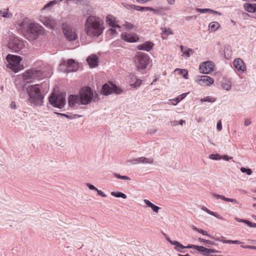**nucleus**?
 Returning a JSON list of instances; mask_svg holds the SVG:
<instances>
[{
  "mask_svg": "<svg viewBox=\"0 0 256 256\" xmlns=\"http://www.w3.org/2000/svg\"><path fill=\"white\" fill-rule=\"evenodd\" d=\"M104 29V21L101 18L92 15L87 18L84 23V30L88 36L98 38L103 34Z\"/></svg>",
  "mask_w": 256,
  "mask_h": 256,
  "instance_id": "f257e3e1",
  "label": "nucleus"
},
{
  "mask_svg": "<svg viewBox=\"0 0 256 256\" xmlns=\"http://www.w3.org/2000/svg\"><path fill=\"white\" fill-rule=\"evenodd\" d=\"M26 92L28 96V100L32 104L36 106L42 105L44 96L41 92L40 85L36 84L28 86Z\"/></svg>",
  "mask_w": 256,
  "mask_h": 256,
  "instance_id": "f03ea898",
  "label": "nucleus"
},
{
  "mask_svg": "<svg viewBox=\"0 0 256 256\" xmlns=\"http://www.w3.org/2000/svg\"><path fill=\"white\" fill-rule=\"evenodd\" d=\"M27 46V42L22 38L15 36H10L8 46L12 52L23 54L26 52Z\"/></svg>",
  "mask_w": 256,
  "mask_h": 256,
  "instance_id": "7ed1b4c3",
  "label": "nucleus"
},
{
  "mask_svg": "<svg viewBox=\"0 0 256 256\" xmlns=\"http://www.w3.org/2000/svg\"><path fill=\"white\" fill-rule=\"evenodd\" d=\"M24 37L29 41L36 40L38 36L44 32V29L42 26L31 21Z\"/></svg>",
  "mask_w": 256,
  "mask_h": 256,
  "instance_id": "20e7f679",
  "label": "nucleus"
},
{
  "mask_svg": "<svg viewBox=\"0 0 256 256\" xmlns=\"http://www.w3.org/2000/svg\"><path fill=\"white\" fill-rule=\"evenodd\" d=\"M150 58L146 54L138 52L134 57V64L138 71L144 70L150 62Z\"/></svg>",
  "mask_w": 256,
  "mask_h": 256,
  "instance_id": "39448f33",
  "label": "nucleus"
},
{
  "mask_svg": "<svg viewBox=\"0 0 256 256\" xmlns=\"http://www.w3.org/2000/svg\"><path fill=\"white\" fill-rule=\"evenodd\" d=\"M6 60L8 62V68L14 72H18L24 69L23 65L20 64V62L22 60L21 56L8 54L6 57Z\"/></svg>",
  "mask_w": 256,
  "mask_h": 256,
  "instance_id": "423d86ee",
  "label": "nucleus"
},
{
  "mask_svg": "<svg viewBox=\"0 0 256 256\" xmlns=\"http://www.w3.org/2000/svg\"><path fill=\"white\" fill-rule=\"evenodd\" d=\"M22 78L28 82H33L36 80H42L43 77V73L41 70L35 69L26 70L22 74Z\"/></svg>",
  "mask_w": 256,
  "mask_h": 256,
  "instance_id": "0eeeda50",
  "label": "nucleus"
},
{
  "mask_svg": "<svg viewBox=\"0 0 256 256\" xmlns=\"http://www.w3.org/2000/svg\"><path fill=\"white\" fill-rule=\"evenodd\" d=\"M94 97V93L89 87L82 88L79 92L80 104L86 105L90 103Z\"/></svg>",
  "mask_w": 256,
  "mask_h": 256,
  "instance_id": "6e6552de",
  "label": "nucleus"
},
{
  "mask_svg": "<svg viewBox=\"0 0 256 256\" xmlns=\"http://www.w3.org/2000/svg\"><path fill=\"white\" fill-rule=\"evenodd\" d=\"M49 102L54 107L62 108L66 104V100L62 94H52L49 98Z\"/></svg>",
  "mask_w": 256,
  "mask_h": 256,
  "instance_id": "1a4fd4ad",
  "label": "nucleus"
},
{
  "mask_svg": "<svg viewBox=\"0 0 256 256\" xmlns=\"http://www.w3.org/2000/svg\"><path fill=\"white\" fill-rule=\"evenodd\" d=\"M63 33L66 38L68 41L75 40L78 38L76 29L70 26H64Z\"/></svg>",
  "mask_w": 256,
  "mask_h": 256,
  "instance_id": "9d476101",
  "label": "nucleus"
},
{
  "mask_svg": "<svg viewBox=\"0 0 256 256\" xmlns=\"http://www.w3.org/2000/svg\"><path fill=\"white\" fill-rule=\"evenodd\" d=\"M194 81L198 85L203 86H208L214 82V80L208 76H197L194 78Z\"/></svg>",
  "mask_w": 256,
  "mask_h": 256,
  "instance_id": "9b49d317",
  "label": "nucleus"
},
{
  "mask_svg": "<svg viewBox=\"0 0 256 256\" xmlns=\"http://www.w3.org/2000/svg\"><path fill=\"white\" fill-rule=\"evenodd\" d=\"M100 92L103 95L108 96L112 94L113 92L119 94L120 93L121 90L112 84H106L102 86Z\"/></svg>",
  "mask_w": 256,
  "mask_h": 256,
  "instance_id": "f8f14e48",
  "label": "nucleus"
},
{
  "mask_svg": "<svg viewBox=\"0 0 256 256\" xmlns=\"http://www.w3.org/2000/svg\"><path fill=\"white\" fill-rule=\"evenodd\" d=\"M30 22L31 20L30 19L26 18H24L16 23V28L19 32L22 34L24 36Z\"/></svg>",
  "mask_w": 256,
  "mask_h": 256,
  "instance_id": "ddd939ff",
  "label": "nucleus"
},
{
  "mask_svg": "<svg viewBox=\"0 0 256 256\" xmlns=\"http://www.w3.org/2000/svg\"><path fill=\"white\" fill-rule=\"evenodd\" d=\"M214 64L210 61L202 62L199 66L200 72L203 74H208L214 70Z\"/></svg>",
  "mask_w": 256,
  "mask_h": 256,
  "instance_id": "4468645a",
  "label": "nucleus"
},
{
  "mask_svg": "<svg viewBox=\"0 0 256 256\" xmlns=\"http://www.w3.org/2000/svg\"><path fill=\"white\" fill-rule=\"evenodd\" d=\"M40 22L48 28L54 30L58 26L57 20L50 17L42 16L40 18Z\"/></svg>",
  "mask_w": 256,
  "mask_h": 256,
  "instance_id": "2eb2a0df",
  "label": "nucleus"
},
{
  "mask_svg": "<svg viewBox=\"0 0 256 256\" xmlns=\"http://www.w3.org/2000/svg\"><path fill=\"white\" fill-rule=\"evenodd\" d=\"M232 64L236 70L241 73L244 72L246 70V65L241 58H235Z\"/></svg>",
  "mask_w": 256,
  "mask_h": 256,
  "instance_id": "dca6fc26",
  "label": "nucleus"
},
{
  "mask_svg": "<svg viewBox=\"0 0 256 256\" xmlns=\"http://www.w3.org/2000/svg\"><path fill=\"white\" fill-rule=\"evenodd\" d=\"M64 65H66V70L68 72H74L78 68V64L72 59L68 60L66 62L64 61L60 64V66L62 67Z\"/></svg>",
  "mask_w": 256,
  "mask_h": 256,
  "instance_id": "f3484780",
  "label": "nucleus"
},
{
  "mask_svg": "<svg viewBox=\"0 0 256 256\" xmlns=\"http://www.w3.org/2000/svg\"><path fill=\"white\" fill-rule=\"evenodd\" d=\"M121 38L128 42H136L139 40L138 36L134 33H123L121 35Z\"/></svg>",
  "mask_w": 256,
  "mask_h": 256,
  "instance_id": "a211bd4d",
  "label": "nucleus"
},
{
  "mask_svg": "<svg viewBox=\"0 0 256 256\" xmlns=\"http://www.w3.org/2000/svg\"><path fill=\"white\" fill-rule=\"evenodd\" d=\"M68 104L70 106L76 108L80 104V100L78 95H70L68 98Z\"/></svg>",
  "mask_w": 256,
  "mask_h": 256,
  "instance_id": "6ab92c4d",
  "label": "nucleus"
},
{
  "mask_svg": "<svg viewBox=\"0 0 256 256\" xmlns=\"http://www.w3.org/2000/svg\"><path fill=\"white\" fill-rule=\"evenodd\" d=\"M86 62L90 68H95L98 66V58L96 55L92 54L87 58Z\"/></svg>",
  "mask_w": 256,
  "mask_h": 256,
  "instance_id": "aec40b11",
  "label": "nucleus"
},
{
  "mask_svg": "<svg viewBox=\"0 0 256 256\" xmlns=\"http://www.w3.org/2000/svg\"><path fill=\"white\" fill-rule=\"evenodd\" d=\"M106 22L107 24L114 28H117L120 30V27L118 24L116 18L112 15H108L106 17Z\"/></svg>",
  "mask_w": 256,
  "mask_h": 256,
  "instance_id": "412c9836",
  "label": "nucleus"
},
{
  "mask_svg": "<svg viewBox=\"0 0 256 256\" xmlns=\"http://www.w3.org/2000/svg\"><path fill=\"white\" fill-rule=\"evenodd\" d=\"M154 46V44L152 42L146 41L143 44L138 45L136 48L140 50L149 52L152 49Z\"/></svg>",
  "mask_w": 256,
  "mask_h": 256,
  "instance_id": "4be33fe9",
  "label": "nucleus"
},
{
  "mask_svg": "<svg viewBox=\"0 0 256 256\" xmlns=\"http://www.w3.org/2000/svg\"><path fill=\"white\" fill-rule=\"evenodd\" d=\"M166 240L170 242L171 244L174 245V249L180 252L184 253V251L182 250L185 248V246H183L182 244H181L180 242L176 240H171L168 237H167L166 238Z\"/></svg>",
  "mask_w": 256,
  "mask_h": 256,
  "instance_id": "5701e85b",
  "label": "nucleus"
},
{
  "mask_svg": "<svg viewBox=\"0 0 256 256\" xmlns=\"http://www.w3.org/2000/svg\"><path fill=\"white\" fill-rule=\"evenodd\" d=\"M245 11L249 13H256V3H246L243 5Z\"/></svg>",
  "mask_w": 256,
  "mask_h": 256,
  "instance_id": "b1692460",
  "label": "nucleus"
},
{
  "mask_svg": "<svg viewBox=\"0 0 256 256\" xmlns=\"http://www.w3.org/2000/svg\"><path fill=\"white\" fill-rule=\"evenodd\" d=\"M188 94V93H183L174 98L170 99L168 100V104L176 106L182 100L184 99L186 96Z\"/></svg>",
  "mask_w": 256,
  "mask_h": 256,
  "instance_id": "393cba45",
  "label": "nucleus"
},
{
  "mask_svg": "<svg viewBox=\"0 0 256 256\" xmlns=\"http://www.w3.org/2000/svg\"><path fill=\"white\" fill-rule=\"evenodd\" d=\"M146 206V207L150 208H152V210H153V212H155L156 213H158L159 212V210L160 209V208L159 206H156L154 204L152 203L149 200L147 199H144L143 200Z\"/></svg>",
  "mask_w": 256,
  "mask_h": 256,
  "instance_id": "a878e982",
  "label": "nucleus"
},
{
  "mask_svg": "<svg viewBox=\"0 0 256 256\" xmlns=\"http://www.w3.org/2000/svg\"><path fill=\"white\" fill-rule=\"evenodd\" d=\"M221 86L224 90L230 91L232 88L231 81L228 79H223L221 83Z\"/></svg>",
  "mask_w": 256,
  "mask_h": 256,
  "instance_id": "bb28decb",
  "label": "nucleus"
},
{
  "mask_svg": "<svg viewBox=\"0 0 256 256\" xmlns=\"http://www.w3.org/2000/svg\"><path fill=\"white\" fill-rule=\"evenodd\" d=\"M140 164H154V160L152 157L146 158V157H140Z\"/></svg>",
  "mask_w": 256,
  "mask_h": 256,
  "instance_id": "cd10ccee",
  "label": "nucleus"
},
{
  "mask_svg": "<svg viewBox=\"0 0 256 256\" xmlns=\"http://www.w3.org/2000/svg\"><path fill=\"white\" fill-rule=\"evenodd\" d=\"M135 10L139 12H144L146 10H150L156 12L157 10L151 7L148 6H136Z\"/></svg>",
  "mask_w": 256,
  "mask_h": 256,
  "instance_id": "c85d7f7f",
  "label": "nucleus"
},
{
  "mask_svg": "<svg viewBox=\"0 0 256 256\" xmlns=\"http://www.w3.org/2000/svg\"><path fill=\"white\" fill-rule=\"evenodd\" d=\"M0 14L4 18H11L12 16V14L10 12L8 8H4L0 10Z\"/></svg>",
  "mask_w": 256,
  "mask_h": 256,
  "instance_id": "c756f323",
  "label": "nucleus"
},
{
  "mask_svg": "<svg viewBox=\"0 0 256 256\" xmlns=\"http://www.w3.org/2000/svg\"><path fill=\"white\" fill-rule=\"evenodd\" d=\"M220 26V24L217 22H212L209 24L208 28L210 32H214Z\"/></svg>",
  "mask_w": 256,
  "mask_h": 256,
  "instance_id": "7c9ffc66",
  "label": "nucleus"
},
{
  "mask_svg": "<svg viewBox=\"0 0 256 256\" xmlns=\"http://www.w3.org/2000/svg\"><path fill=\"white\" fill-rule=\"evenodd\" d=\"M202 210H203L204 211L206 212H207L208 214H210L212 216H214V217L216 218H217L218 219H220V220H223V218L222 216H220L219 214H217L216 212H212V211H210V210H209L207 208H206V206H202Z\"/></svg>",
  "mask_w": 256,
  "mask_h": 256,
  "instance_id": "2f4dec72",
  "label": "nucleus"
},
{
  "mask_svg": "<svg viewBox=\"0 0 256 256\" xmlns=\"http://www.w3.org/2000/svg\"><path fill=\"white\" fill-rule=\"evenodd\" d=\"M174 72H178V74L182 75L183 77L186 79L188 78V71L186 69L176 68Z\"/></svg>",
  "mask_w": 256,
  "mask_h": 256,
  "instance_id": "473e14b6",
  "label": "nucleus"
},
{
  "mask_svg": "<svg viewBox=\"0 0 256 256\" xmlns=\"http://www.w3.org/2000/svg\"><path fill=\"white\" fill-rule=\"evenodd\" d=\"M216 240L220 242H222L223 244H242L243 242L238 240H220L219 238H216Z\"/></svg>",
  "mask_w": 256,
  "mask_h": 256,
  "instance_id": "72a5a7b5",
  "label": "nucleus"
},
{
  "mask_svg": "<svg viewBox=\"0 0 256 256\" xmlns=\"http://www.w3.org/2000/svg\"><path fill=\"white\" fill-rule=\"evenodd\" d=\"M180 50L183 54L186 55L187 57H190V52L192 51V49L183 46H180Z\"/></svg>",
  "mask_w": 256,
  "mask_h": 256,
  "instance_id": "f704fd0d",
  "label": "nucleus"
},
{
  "mask_svg": "<svg viewBox=\"0 0 256 256\" xmlns=\"http://www.w3.org/2000/svg\"><path fill=\"white\" fill-rule=\"evenodd\" d=\"M116 28H110L107 32V34L110 37H115L118 34V32Z\"/></svg>",
  "mask_w": 256,
  "mask_h": 256,
  "instance_id": "c9c22d12",
  "label": "nucleus"
},
{
  "mask_svg": "<svg viewBox=\"0 0 256 256\" xmlns=\"http://www.w3.org/2000/svg\"><path fill=\"white\" fill-rule=\"evenodd\" d=\"M111 194L116 198H122L126 199V195L121 192H111Z\"/></svg>",
  "mask_w": 256,
  "mask_h": 256,
  "instance_id": "e433bc0d",
  "label": "nucleus"
},
{
  "mask_svg": "<svg viewBox=\"0 0 256 256\" xmlns=\"http://www.w3.org/2000/svg\"><path fill=\"white\" fill-rule=\"evenodd\" d=\"M216 101V98L212 96H208L206 98H202L200 99V102H214Z\"/></svg>",
  "mask_w": 256,
  "mask_h": 256,
  "instance_id": "4c0bfd02",
  "label": "nucleus"
},
{
  "mask_svg": "<svg viewBox=\"0 0 256 256\" xmlns=\"http://www.w3.org/2000/svg\"><path fill=\"white\" fill-rule=\"evenodd\" d=\"M134 80H136V82L134 83H132L130 86L134 88H137L141 85L142 81L136 78H134Z\"/></svg>",
  "mask_w": 256,
  "mask_h": 256,
  "instance_id": "58836bf2",
  "label": "nucleus"
},
{
  "mask_svg": "<svg viewBox=\"0 0 256 256\" xmlns=\"http://www.w3.org/2000/svg\"><path fill=\"white\" fill-rule=\"evenodd\" d=\"M232 55V50L228 48H227L224 50V57L226 59L229 60L231 58Z\"/></svg>",
  "mask_w": 256,
  "mask_h": 256,
  "instance_id": "ea45409f",
  "label": "nucleus"
},
{
  "mask_svg": "<svg viewBox=\"0 0 256 256\" xmlns=\"http://www.w3.org/2000/svg\"><path fill=\"white\" fill-rule=\"evenodd\" d=\"M207 250H208V248H206L203 246H196V250H197L199 252H202L203 253V254L204 255H207Z\"/></svg>",
  "mask_w": 256,
  "mask_h": 256,
  "instance_id": "a19ab883",
  "label": "nucleus"
},
{
  "mask_svg": "<svg viewBox=\"0 0 256 256\" xmlns=\"http://www.w3.org/2000/svg\"><path fill=\"white\" fill-rule=\"evenodd\" d=\"M160 30H162V34L166 35H170L172 34V32L169 28H161Z\"/></svg>",
  "mask_w": 256,
  "mask_h": 256,
  "instance_id": "79ce46f5",
  "label": "nucleus"
},
{
  "mask_svg": "<svg viewBox=\"0 0 256 256\" xmlns=\"http://www.w3.org/2000/svg\"><path fill=\"white\" fill-rule=\"evenodd\" d=\"M122 5L124 8L128 10H135L136 5L129 4L125 2L122 3Z\"/></svg>",
  "mask_w": 256,
  "mask_h": 256,
  "instance_id": "37998d69",
  "label": "nucleus"
},
{
  "mask_svg": "<svg viewBox=\"0 0 256 256\" xmlns=\"http://www.w3.org/2000/svg\"><path fill=\"white\" fill-rule=\"evenodd\" d=\"M140 158H134L130 160H128L127 161V163L130 162V164H140Z\"/></svg>",
  "mask_w": 256,
  "mask_h": 256,
  "instance_id": "c03bdc74",
  "label": "nucleus"
},
{
  "mask_svg": "<svg viewBox=\"0 0 256 256\" xmlns=\"http://www.w3.org/2000/svg\"><path fill=\"white\" fill-rule=\"evenodd\" d=\"M208 158L213 160H219L221 159V156L218 154H210Z\"/></svg>",
  "mask_w": 256,
  "mask_h": 256,
  "instance_id": "a18cd8bd",
  "label": "nucleus"
},
{
  "mask_svg": "<svg viewBox=\"0 0 256 256\" xmlns=\"http://www.w3.org/2000/svg\"><path fill=\"white\" fill-rule=\"evenodd\" d=\"M240 171L243 173H246V174L248 176H250L252 174V171L250 168H245L242 167L240 168Z\"/></svg>",
  "mask_w": 256,
  "mask_h": 256,
  "instance_id": "49530a36",
  "label": "nucleus"
},
{
  "mask_svg": "<svg viewBox=\"0 0 256 256\" xmlns=\"http://www.w3.org/2000/svg\"><path fill=\"white\" fill-rule=\"evenodd\" d=\"M210 8H196V10L200 13L210 12Z\"/></svg>",
  "mask_w": 256,
  "mask_h": 256,
  "instance_id": "de8ad7c7",
  "label": "nucleus"
},
{
  "mask_svg": "<svg viewBox=\"0 0 256 256\" xmlns=\"http://www.w3.org/2000/svg\"><path fill=\"white\" fill-rule=\"evenodd\" d=\"M124 26L126 29L128 30H130L133 28V25L131 23L128 22H124Z\"/></svg>",
  "mask_w": 256,
  "mask_h": 256,
  "instance_id": "09e8293b",
  "label": "nucleus"
},
{
  "mask_svg": "<svg viewBox=\"0 0 256 256\" xmlns=\"http://www.w3.org/2000/svg\"><path fill=\"white\" fill-rule=\"evenodd\" d=\"M198 240L200 242H203V243H206L207 244H214V242L210 241V240H204L202 238H198Z\"/></svg>",
  "mask_w": 256,
  "mask_h": 256,
  "instance_id": "8fccbe9b",
  "label": "nucleus"
},
{
  "mask_svg": "<svg viewBox=\"0 0 256 256\" xmlns=\"http://www.w3.org/2000/svg\"><path fill=\"white\" fill-rule=\"evenodd\" d=\"M198 232L202 234L204 236H208L210 238H212V236H211L210 235L208 234L207 232L203 230L202 229L199 228Z\"/></svg>",
  "mask_w": 256,
  "mask_h": 256,
  "instance_id": "3c124183",
  "label": "nucleus"
},
{
  "mask_svg": "<svg viewBox=\"0 0 256 256\" xmlns=\"http://www.w3.org/2000/svg\"><path fill=\"white\" fill-rule=\"evenodd\" d=\"M216 129L219 132L221 131L222 130V124L220 120H218L217 122Z\"/></svg>",
  "mask_w": 256,
  "mask_h": 256,
  "instance_id": "603ef678",
  "label": "nucleus"
},
{
  "mask_svg": "<svg viewBox=\"0 0 256 256\" xmlns=\"http://www.w3.org/2000/svg\"><path fill=\"white\" fill-rule=\"evenodd\" d=\"M232 158V157L229 156L227 155L221 156V159H223L226 161H228Z\"/></svg>",
  "mask_w": 256,
  "mask_h": 256,
  "instance_id": "864d4df0",
  "label": "nucleus"
},
{
  "mask_svg": "<svg viewBox=\"0 0 256 256\" xmlns=\"http://www.w3.org/2000/svg\"><path fill=\"white\" fill-rule=\"evenodd\" d=\"M96 192L98 195H100L103 198H106V195L102 190L98 189Z\"/></svg>",
  "mask_w": 256,
  "mask_h": 256,
  "instance_id": "5fc2aeb1",
  "label": "nucleus"
},
{
  "mask_svg": "<svg viewBox=\"0 0 256 256\" xmlns=\"http://www.w3.org/2000/svg\"><path fill=\"white\" fill-rule=\"evenodd\" d=\"M86 185L89 188V189H90V190H95L96 191L98 190V188H96L94 186H93L92 184H86Z\"/></svg>",
  "mask_w": 256,
  "mask_h": 256,
  "instance_id": "6e6d98bb",
  "label": "nucleus"
},
{
  "mask_svg": "<svg viewBox=\"0 0 256 256\" xmlns=\"http://www.w3.org/2000/svg\"><path fill=\"white\" fill-rule=\"evenodd\" d=\"M218 252V250H216L214 249L208 248L206 254H210V253H216Z\"/></svg>",
  "mask_w": 256,
  "mask_h": 256,
  "instance_id": "4d7b16f0",
  "label": "nucleus"
},
{
  "mask_svg": "<svg viewBox=\"0 0 256 256\" xmlns=\"http://www.w3.org/2000/svg\"><path fill=\"white\" fill-rule=\"evenodd\" d=\"M252 124V121L250 119L247 118L246 119L244 120V124L245 126H247L249 125H250Z\"/></svg>",
  "mask_w": 256,
  "mask_h": 256,
  "instance_id": "13d9d810",
  "label": "nucleus"
},
{
  "mask_svg": "<svg viewBox=\"0 0 256 256\" xmlns=\"http://www.w3.org/2000/svg\"><path fill=\"white\" fill-rule=\"evenodd\" d=\"M210 13H211V14H215L216 15H218V16H221L222 15V14L219 12H218V11H216V10H212V9L210 10Z\"/></svg>",
  "mask_w": 256,
  "mask_h": 256,
  "instance_id": "bf43d9fd",
  "label": "nucleus"
},
{
  "mask_svg": "<svg viewBox=\"0 0 256 256\" xmlns=\"http://www.w3.org/2000/svg\"><path fill=\"white\" fill-rule=\"evenodd\" d=\"M196 245L194 244H188L187 246H185V248H194V250L196 249Z\"/></svg>",
  "mask_w": 256,
  "mask_h": 256,
  "instance_id": "052dcab7",
  "label": "nucleus"
},
{
  "mask_svg": "<svg viewBox=\"0 0 256 256\" xmlns=\"http://www.w3.org/2000/svg\"><path fill=\"white\" fill-rule=\"evenodd\" d=\"M178 124H179L178 122V121H176V120L170 122V124H171V126H176Z\"/></svg>",
  "mask_w": 256,
  "mask_h": 256,
  "instance_id": "680f3d73",
  "label": "nucleus"
},
{
  "mask_svg": "<svg viewBox=\"0 0 256 256\" xmlns=\"http://www.w3.org/2000/svg\"><path fill=\"white\" fill-rule=\"evenodd\" d=\"M228 202H233V203H234V204H238V201L236 199H235V198H229Z\"/></svg>",
  "mask_w": 256,
  "mask_h": 256,
  "instance_id": "e2e57ef3",
  "label": "nucleus"
},
{
  "mask_svg": "<svg viewBox=\"0 0 256 256\" xmlns=\"http://www.w3.org/2000/svg\"><path fill=\"white\" fill-rule=\"evenodd\" d=\"M10 106L12 108L14 109V110L16 109L17 108L16 103L14 102H12V103L10 104Z\"/></svg>",
  "mask_w": 256,
  "mask_h": 256,
  "instance_id": "0e129e2a",
  "label": "nucleus"
},
{
  "mask_svg": "<svg viewBox=\"0 0 256 256\" xmlns=\"http://www.w3.org/2000/svg\"><path fill=\"white\" fill-rule=\"evenodd\" d=\"M150 0H136L137 2L141 4H144L148 2Z\"/></svg>",
  "mask_w": 256,
  "mask_h": 256,
  "instance_id": "69168bd1",
  "label": "nucleus"
},
{
  "mask_svg": "<svg viewBox=\"0 0 256 256\" xmlns=\"http://www.w3.org/2000/svg\"><path fill=\"white\" fill-rule=\"evenodd\" d=\"M243 222L246 224H248V226H250L252 222H250L247 220L244 219Z\"/></svg>",
  "mask_w": 256,
  "mask_h": 256,
  "instance_id": "338daca9",
  "label": "nucleus"
},
{
  "mask_svg": "<svg viewBox=\"0 0 256 256\" xmlns=\"http://www.w3.org/2000/svg\"><path fill=\"white\" fill-rule=\"evenodd\" d=\"M212 195L217 199L220 198L221 195L220 194H216V193H213L212 194Z\"/></svg>",
  "mask_w": 256,
  "mask_h": 256,
  "instance_id": "774afa93",
  "label": "nucleus"
}]
</instances>
